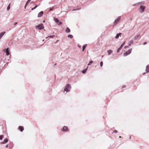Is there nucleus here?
Masks as SVG:
<instances>
[{
	"instance_id": "obj_1",
	"label": "nucleus",
	"mask_w": 149,
	"mask_h": 149,
	"mask_svg": "<svg viewBox=\"0 0 149 149\" xmlns=\"http://www.w3.org/2000/svg\"><path fill=\"white\" fill-rule=\"evenodd\" d=\"M71 88L70 85L69 84H68L66 86L64 89V91H65L68 92L70 91Z\"/></svg>"
},
{
	"instance_id": "obj_2",
	"label": "nucleus",
	"mask_w": 149,
	"mask_h": 149,
	"mask_svg": "<svg viewBox=\"0 0 149 149\" xmlns=\"http://www.w3.org/2000/svg\"><path fill=\"white\" fill-rule=\"evenodd\" d=\"M36 28H38L39 29H42L44 28L43 25L42 24H39L38 26H36Z\"/></svg>"
},
{
	"instance_id": "obj_3",
	"label": "nucleus",
	"mask_w": 149,
	"mask_h": 149,
	"mask_svg": "<svg viewBox=\"0 0 149 149\" xmlns=\"http://www.w3.org/2000/svg\"><path fill=\"white\" fill-rule=\"evenodd\" d=\"M121 17L119 16L115 20L114 22V25H116L117 23L119 22L120 20Z\"/></svg>"
},
{
	"instance_id": "obj_4",
	"label": "nucleus",
	"mask_w": 149,
	"mask_h": 149,
	"mask_svg": "<svg viewBox=\"0 0 149 149\" xmlns=\"http://www.w3.org/2000/svg\"><path fill=\"white\" fill-rule=\"evenodd\" d=\"M132 49H129L128 50L126 51L123 54L124 56H126L129 55L131 52Z\"/></svg>"
},
{
	"instance_id": "obj_5",
	"label": "nucleus",
	"mask_w": 149,
	"mask_h": 149,
	"mask_svg": "<svg viewBox=\"0 0 149 149\" xmlns=\"http://www.w3.org/2000/svg\"><path fill=\"white\" fill-rule=\"evenodd\" d=\"M145 7L143 6H141L139 8L140 12L142 13L144 11Z\"/></svg>"
},
{
	"instance_id": "obj_6",
	"label": "nucleus",
	"mask_w": 149,
	"mask_h": 149,
	"mask_svg": "<svg viewBox=\"0 0 149 149\" xmlns=\"http://www.w3.org/2000/svg\"><path fill=\"white\" fill-rule=\"evenodd\" d=\"M54 20L58 24V25H59L62 24V22H60L59 20L56 18H54Z\"/></svg>"
},
{
	"instance_id": "obj_7",
	"label": "nucleus",
	"mask_w": 149,
	"mask_h": 149,
	"mask_svg": "<svg viewBox=\"0 0 149 149\" xmlns=\"http://www.w3.org/2000/svg\"><path fill=\"white\" fill-rule=\"evenodd\" d=\"M3 51L6 52V55L8 56L9 54V48H7L6 49H3Z\"/></svg>"
},
{
	"instance_id": "obj_8",
	"label": "nucleus",
	"mask_w": 149,
	"mask_h": 149,
	"mask_svg": "<svg viewBox=\"0 0 149 149\" xmlns=\"http://www.w3.org/2000/svg\"><path fill=\"white\" fill-rule=\"evenodd\" d=\"M68 130V127L65 126H64L63 128L62 129V131L64 132L67 131Z\"/></svg>"
},
{
	"instance_id": "obj_9",
	"label": "nucleus",
	"mask_w": 149,
	"mask_h": 149,
	"mask_svg": "<svg viewBox=\"0 0 149 149\" xmlns=\"http://www.w3.org/2000/svg\"><path fill=\"white\" fill-rule=\"evenodd\" d=\"M43 14V12L42 11H41L38 13V17H40Z\"/></svg>"
},
{
	"instance_id": "obj_10",
	"label": "nucleus",
	"mask_w": 149,
	"mask_h": 149,
	"mask_svg": "<svg viewBox=\"0 0 149 149\" xmlns=\"http://www.w3.org/2000/svg\"><path fill=\"white\" fill-rule=\"evenodd\" d=\"M19 130L22 132L24 130V128L22 126H19Z\"/></svg>"
},
{
	"instance_id": "obj_11",
	"label": "nucleus",
	"mask_w": 149,
	"mask_h": 149,
	"mask_svg": "<svg viewBox=\"0 0 149 149\" xmlns=\"http://www.w3.org/2000/svg\"><path fill=\"white\" fill-rule=\"evenodd\" d=\"M8 141V139L7 138H6V139H5L3 142L2 143V144H5V143H7Z\"/></svg>"
},
{
	"instance_id": "obj_12",
	"label": "nucleus",
	"mask_w": 149,
	"mask_h": 149,
	"mask_svg": "<svg viewBox=\"0 0 149 149\" xmlns=\"http://www.w3.org/2000/svg\"><path fill=\"white\" fill-rule=\"evenodd\" d=\"M65 31L67 33H69L70 32V30L68 27H67L65 29Z\"/></svg>"
},
{
	"instance_id": "obj_13",
	"label": "nucleus",
	"mask_w": 149,
	"mask_h": 149,
	"mask_svg": "<svg viewBox=\"0 0 149 149\" xmlns=\"http://www.w3.org/2000/svg\"><path fill=\"white\" fill-rule=\"evenodd\" d=\"M6 32H1L0 33V39L2 37V36L4 35V34Z\"/></svg>"
},
{
	"instance_id": "obj_14",
	"label": "nucleus",
	"mask_w": 149,
	"mask_h": 149,
	"mask_svg": "<svg viewBox=\"0 0 149 149\" xmlns=\"http://www.w3.org/2000/svg\"><path fill=\"white\" fill-rule=\"evenodd\" d=\"M108 53V55H109L111 53L113 52V51L109 49L107 51Z\"/></svg>"
},
{
	"instance_id": "obj_15",
	"label": "nucleus",
	"mask_w": 149,
	"mask_h": 149,
	"mask_svg": "<svg viewBox=\"0 0 149 149\" xmlns=\"http://www.w3.org/2000/svg\"><path fill=\"white\" fill-rule=\"evenodd\" d=\"M140 37V35H138L136 36H135L134 37V39L135 40H137L138 39V38Z\"/></svg>"
},
{
	"instance_id": "obj_16",
	"label": "nucleus",
	"mask_w": 149,
	"mask_h": 149,
	"mask_svg": "<svg viewBox=\"0 0 149 149\" xmlns=\"http://www.w3.org/2000/svg\"><path fill=\"white\" fill-rule=\"evenodd\" d=\"M146 71L148 72H149V65H148L147 66L146 69Z\"/></svg>"
},
{
	"instance_id": "obj_17",
	"label": "nucleus",
	"mask_w": 149,
	"mask_h": 149,
	"mask_svg": "<svg viewBox=\"0 0 149 149\" xmlns=\"http://www.w3.org/2000/svg\"><path fill=\"white\" fill-rule=\"evenodd\" d=\"M121 34H122V33H118L117 34V35L115 37V38L116 39L118 38L119 36H120V35H121Z\"/></svg>"
},
{
	"instance_id": "obj_18",
	"label": "nucleus",
	"mask_w": 149,
	"mask_h": 149,
	"mask_svg": "<svg viewBox=\"0 0 149 149\" xmlns=\"http://www.w3.org/2000/svg\"><path fill=\"white\" fill-rule=\"evenodd\" d=\"M129 46H130L131 44H132L133 42V41L132 40H130L129 42Z\"/></svg>"
},
{
	"instance_id": "obj_19",
	"label": "nucleus",
	"mask_w": 149,
	"mask_h": 149,
	"mask_svg": "<svg viewBox=\"0 0 149 149\" xmlns=\"http://www.w3.org/2000/svg\"><path fill=\"white\" fill-rule=\"evenodd\" d=\"M87 46V45H84L83 46V49H82V51H83L84 49Z\"/></svg>"
},
{
	"instance_id": "obj_20",
	"label": "nucleus",
	"mask_w": 149,
	"mask_h": 149,
	"mask_svg": "<svg viewBox=\"0 0 149 149\" xmlns=\"http://www.w3.org/2000/svg\"><path fill=\"white\" fill-rule=\"evenodd\" d=\"M88 67H87V68H88ZM87 68L86 69H85L84 70H83L82 71V72L83 73H85L86 72V71L87 70Z\"/></svg>"
},
{
	"instance_id": "obj_21",
	"label": "nucleus",
	"mask_w": 149,
	"mask_h": 149,
	"mask_svg": "<svg viewBox=\"0 0 149 149\" xmlns=\"http://www.w3.org/2000/svg\"><path fill=\"white\" fill-rule=\"evenodd\" d=\"M122 48V47L120 46L119 48L117 50V52H119L120 51L121 49Z\"/></svg>"
},
{
	"instance_id": "obj_22",
	"label": "nucleus",
	"mask_w": 149,
	"mask_h": 149,
	"mask_svg": "<svg viewBox=\"0 0 149 149\" xmlns=\"http://www.w3.org/2000/svg\"><path fill=\"white\" fill-rule=\"evenodd\" d=\"M73 37L72 35H69L68 36V37L70 38H72Z\"/></svg>"
},
{
	"instance_id": "obj_23",
	"label": "nucleus",
	"mask_w": 149,
	"mask_h": 149,
	"mask_svg": "<svg viewBox=\"0 0 149 149\" xmlns=\"http://www.w3.org/2000/svg\"><path fill=\"white\" fill-rule=\"evenodd\" d=\"M93 63V61H91L88 64V65H91L92 63Z\"/></svg>"
},
{
	"instance_id": "obj_24",
	"label": "nucleus",
	"mask_w": 149,
	"mask_h": 149,
	"mask_svg": "<svg viewBox=\"0 0 149 149\" xmlns=\"http://www.w3.org/2000/svg\"><path fill=\"white\" fill-rule=\"evenodd\" d=\"M31 0H28L27 1V2L26 3V5H27L29 3V2L31 1Z\"/></svg>"
},
{
	"instance_id": "obj_25",
	"label": "nucleus",
	"mask_w": 149,
	"mask_h": 149,
	"mask_svg": "<svg viewBox=\"0 0 149 149\" xmlns=\"http://www.w3.org/2000/svg\"><path fill=\"white\" fill-rule=\"evenodd\" d=\"M10 3L9 4V5L7 7V10H8L10 8Z\"/></svg>"
},
{
	"instance_id": "obj_26",
	"label": "nucleus",
	"mask_w": 149,
	"mask_h": 149,
	"mask_svg": "<svg viewBox=\"0 0 149 149\" xmlns=\"http://www.w3.org/2000/svg\"><path fill=\"white\" fill-rule=\"evenodd\" d=\"M54 36V35H53V36H49L48 37H46V38H48V37H49L50 38H53V37Z\"/></svg>"
},
{
	"instance_id": "obj_27",
	"label": "nucleus",
	"mask_w": 149,
	"mask_h": 149,
	"mask_svg": "<svg viewBox=\"0 0 149 149\" xmlns=\"http://www.w3.org/2000/svg\"><path fill=\"white\" fill-rule=\"evenodd\" d=\"M103 63L102 61L100 63V65L101 67H102L103 65Z\"/></svg>"
},
{
	"instance_id": "obj_28",
	"label": "nucleus",
	"mask_w": 149,
	"mask_h": 149,
	"mask_svg": "<svg viewBox=\"0 0 149 149\" xmlns=\"http://www.w3.org/2000/svg\"><path fill=\"white\" fill-rule=\"evenodd\" d=\"M3 136L2 135H0V140H2L3 139Z\"/></svg>"
},
{
	"instance_id": "obj_29",
	"label": "nucleus",
	"mask_w": 149,
	"mask_h": 149,
	"mask_svg": "<svg viewBox=\"0 0 149 149\" xmlns=\"http://www.w3.org/2000/svg\"><path fill=\"white\" fill-rule=\"evenodd\" d=\"M125 42H123L120 46L121 47H122L124 45L125 43Z\"/></svg>"
},
{
	"instance_id": "obj_30",
	"label": "nucleus",
	"mask_w": 149,
	"mask_h": 149,
	"mask_svg": "<svg viewBox=\"0 0 149 149\" xmlns=\"http://www.w3.org/2000/svg\"><path fill=\"white\" fill-rule=\"evenodd\" d=\"M117 132V131L116 130H115L114 131L113 133H116Z\"/></svg>"
},
{
	"instance_id": "obj_31",
	"label": "nucleus",
	"mask_w": 149,
	"mask_h": 149,
	"mask_svg": "<svg viewBox=\"0 0 149 149\" xmlns=\"http://www.w3.org/2000/svg\"><path fill=\"white\" fill-rule=\"evenodd\" d=\"M38 7V6L37 5H36V6L34 7V8L35 9L36 8Z\"/></svg>"
},
{
	"instance_id": "obj_32",
	"label": "nucleus",
	"mask_w": 149,
	"mask_h": 149,
	"mask_svg": "<svg viewBox=\"0 0 149 149\" xmlns=\"http://www.w3.org/2000/svg\"><path fill=\"white\" fill-rule=\"evenodd\" d=\"M146 43H147V42H144V43H143V44L144 45H145L146 44Z\"/></svg>"
},
{
	"instance_id": "obj_33",
	"label": "nucleus",
	"mask_w": 149,
	"mask_h": 149,
	"mask_svg": "<svg viewBox=\"0 0 149 149\" xmlns=\"http://www.w3.org/2000/svg\"><path fill=\"white\" fill-rule=\"evenodd\" d=\"M128 47L127 46H125V47H124V48H127V47Z\"/></svg>"
},
{
	"instance_id": "obj_34",
	"label": "nucleus",
	"mask_w": 149,
	"mask_h": 149,
	"mask_svg": "<svg viewBox=\"0 0 149 149\" xmlns=\"http://www.w3.org/2000/svg\"><path fill=\"white\" fill-rule=\"evenodd\" d=\"M8 147V145L7 144V145H6V148H7Z\"/></svg>"
},
{
	"instance_id": "obj_35",
	"label": "nucleus",
	"mask_w": 149,
	"mask_h": 149,
	"mask_svg": "<svg viewBox=\"0 0 149 149\" xmlns=\"http://www.w3.org/2000/svg\"><path fill=\"white\" fill-rule=\"evenodd\" d=\"M17 24V22H15V23H14V24L15 25H16V24Z\"/></svg>"
},
{
	"instance_id": "obj_36",
	"label": "nucleus",
	"mask_w": 149,
	"mask_h": 149,
	"mask_svg": "<svg viewBox=\"0 0 149 149\" xmlns=\"http://www.w3.org/2000/svg\"><path fill=\"white\" fill-rule=\"evenodd\" d=\"M35 9L34 8H33L31 9V10H33L34 9Z\"/></svg>"
},
{
	"instance_id": "obj_37",
	"label": "nucleus",
	"mask_w": 149,
	"mask_h": 149,
	"mask_svg": "<svg viewBox=\"0 0 149 149\" xmlns=\"http://www.w3.org/2000/svg\"><path fill=\"white\" fill-rule=\"evenodd\" d=\"M26 6H27V5H26H26H25V7H24V8H26Z\"/></svg>"
},
{
	"instance_id": "obj_38",
	"label": "nucleus",
	"mask_w": 149,
	"mask_h": 149,
	"mask_svg": "<svg viewBox=\"0 0 149 149\" xmlns=\"http://www.w3.org/2000/svg\"><path fill=\"white\" fill-rule=\"evenodd\" d=\"M56 64H54V65H56Z\"/></svg>"
},
{
	"instance_id": "obj_39",
	"label": "nucleus",
	"mask_w": 149,
	"mask_h": 149,
	"mask_svg": "<svg viewBox=\"0 0 149 149\" xmlns=\"http://www.w3.org/2000/svg\"><path fill=\"white\" fill-rule=\"evenodd\" d=\"M121 137L120 136H119V138H121Z\"/></svg>"
},
{
	"instance_id": "obj_40",
	"label": "nucleus",
	"mask_w": 149,
	"mask_h": 149,
	"mask_svg": "<svg viewBox=\"0 0 149 149\" xmlns=\"http://www.w3.org/2000/svg\"><path fill=\"white\" fill-rule=\"evenodd\" d=\"M50 10H52V9H50Z\"/></svg>"
},
{
	"instance_id": "obj_41",
	"label": "nucleus",
	"mask_w": 149,
	"mask_h": 149,
	"mask_svg": "<svg viewBox=\"0 0 149 149\" xmlns=\"http://www.w3.org/2000/svg\"><path fill=\"white\" fill-rule=\"evenodd\" d=\"M45 22V21H44L43 22Z\"/></svg>"
},
{
	"instance_id": "obj_42",
	"label": "nucleus",
	"mask_w": 149,
	"mask_h": 149,
	"mask_svg": "<svg viewBox=\"0 0 149 149\" xmlns=\"http://www.w3.org/2000/svg\"><path fill=\"white\" fill-rule=\"evenodd\" d=\"M102 57H103V56H102Z\"/></svg>"
}]
</instances>
